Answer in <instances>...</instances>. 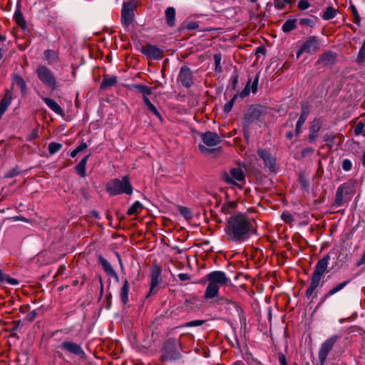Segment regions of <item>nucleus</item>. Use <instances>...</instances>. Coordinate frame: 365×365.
Returning a JSON list of instances; mask_svg holds the SVG:
<instances>
[{
	"mask_svg": "<svg viewBox=\"0 0 365 365\" xmlns=\"http://www.w3.org/2000/svg\"><path fill=\"white\" fill-rule=\"evenodd\" d=\"M357 185V181L356 180L351 179L347 182L341 184L336 190V198H335V205L337 207L341 206V192H344L345 197L351 200L352 196L356 192V187Z\"/></svg>",
	"mask_w": 365,
	"mask_h": 365,
	"instance_id": "obj_6",
	"label": "nucleus"
},
{
	"mask_svg": "<svg viewBox=\"0 0 365 365\" xmlns=\"http://www.w3.org/2000/svg\"><path fill=\"white\" fill-rule=\"evenodd\" d=\"M201 139L204 145H199V149L200 152L205 155L210 154L212 150L207 148L212 147L218 145L221 142L220 137L217 133L214 132H206L200 135Z\"/></svg>",
	"mask_w": 365,
	"mask_h": 365,
	"instance_id": "obj_7",
	"label": "nucleus"
},
{
	"mask_svg": "<svg viewBox=\"0 0 365 365\" xmlns=\"http://www.w3.org/2000/svg\"><path fill=\"white\" fill-rule=\"evenodd\" d=\"M339 338L338 335H332L322 344L318 353V358L321 365H323L326 361L329 354L332 350L334 345Z\"/></svg>",
	"mask_w": 365,
	"mask_h": 365,
	"instance_id": "obj_8",
	"label": "nucleus"
},
{
	"mask_svg": "<svg viewBox=\"0 0 365 365\" xmlns=\"http://www.w3.org/2000/svg\"><path fill=\"white\" fill-rule=\"evenodd\" d=\"M219 288L218 285L209 282L205 289V299H209L216 297L219 293Z\"/></svg>",
	"mask_w": 365,
	"mask_h": 365,
	"instance_id": "obj_22",
	"label": "nucleus"
},
{
	"mask_svg": "<svg viewBox=\"0 0 365 365\" xmlns=\"http://www.w3.org/2000/svg\"><path fill=\"white\" fill-rule=\"evenodd\" d=\"M62 148V145L58 143L52 142L48 145V152L51 155H53L58 152Z\"/></svg>",
	"mask_w": 365,
	"mask_h": 365,
	"instance_id": "obj_43",
	"label": "nucleus"
},
{
	"mask_svg": "<svg viewBox=\"0 0 365 365\" xmlns=\"http://www.w3.org/2000/svg\"><path fill=\"white\" fill-rule=\"evenodd\" d=\"M237 205V204L235 201H230L225 203L221 208L222 212L225 215L229 214L232 210L236 207Z\"/></svg>",
	"mask_w": 365,
	"mask_h": 365,
	"instance_id": "obj_39",
	"label": "nucleus"
},
{
	"mask_svg": "<svg viewBox=\"0 0 365 365\" xmlns=\"http://www.w3.org/2000/svg\"><path fill=\"white\" fill-rule=\"evenodd\" d=\"M341 167L344 171H349L351 169L352 163L350 160L344 159L342 161Z\"/></svg>",
	"mask_w": 365,
	"mask_h": 365,
	"instance_id": "obj_46",
	"label": "nucleus"
},
{
	"mask_svg": "<svg viewBox=\"0 0 365 365\" xmlns=\"http://www.w3.org/2000/svg\"><path fill=\"white\" fill-rule=\"evenodd\" d=\"M267 113V108L260 105H252L245 115L243 125L249 128L252 123L257 120H261Z\"/></svg>",
	"mask_w": 365,
	"mask_h": 365,
	"instance_id": "obj_5",
	"label": "nucleus"
},
{
	"mask_svg": "<svg viewBox=\"0 0 365 365\" xmlns=\"http://www.w3.org/2000/svg\"><path fill=\"white\" fill-rule=\"evenodd\" d=\"M225 230L229 241L242 242L257 233V224L255 219L238 213L228 219Z\"/></svg>",
	"mask_w": 365,
	"mask_h": 365,
	"instance_id": "obj_1",
	"label": "nucleus"
},
{
	"mask_svg": "<svg viewBox=\"0 0 365 365\" xmlns=\"http://www.w3.org/2000/svg\"><path fill=\"white\" fill-rule=\"evenodd\" d=\"M12 86H16L18 88H20L21 93L23 95H25L26 93V84L24 78L18 75L15 74L13 77V81H12Z\"/></svg>",
	"mask_w": 365,
	"mask_h": 365,
	"instance_id": "obj_25",
	"label": "nucleus"
},
{
	"mask_svg": "<svg viewBox=\"0 0 365 365\" xmlns=\"http://www.w3.org/2000/svg\"><path fill=\"white\" fill-rule=\"evenodd\" d=\"M354 135H362L365 136V124L362 121H359L354 128Z\"/></svg>",
	"mask_w": 365,
	"mask_h": 365,
	"instance_id": "obj_42",
	"label": "nucleus"
},
{
	"mask_svg": "<svg viewBox=\"0 0 365 365\" xmlns=\"http://www.w3.org/2000/svg\"><path fill=\"white\" fill-rule=\"evenodd\" d=\"M61 348L75 355L81 356L84 354V351L81 346L73 341H64L61 344Z\"/></svg>",
	"mask_w": 365,
	"mask_h": 365,
	"instance_id": "obj_18",
	"label": "nucleus"
},
{
	"mask_svg": "<svg viewBox=\"0 0 365 365\" xmlns=\"http://www.w3.org/2000/svg\"><path fill=\"white\" fill-rule=\"evenodd\" d=\"M319 50V41L318 37L311 36L301 46L297 51L296 56L297 58H299L303 53L313 54Z\"/></svg>",
	"mask_w": 365,
	"mask_h": 365,
	"instance_id": "obj_9",
	"label": "nucleus"
},
{
	"mask_svg": "<svg viewBox=\"0 0 365 365\" xmlns=\"http://www.w3.org/2000/svg\"><path fill=\"white\" fill-rule=\"evenodd\" d=\"M142 209H143L142 204L140 202L136 201L128 210L127 214L128 215H138L142 210Z\"/></svg>",
	"mask_w": 365,
	"mask_h": 365,
	"instance_id": "obj_34",
	"label": "nucleus"
},
{
	"mask_svg": "<svg viewBox=\"0 0 365 365\" xmlns=\"http://www.w3.org/2000/svg\"><path fill=\"white\" fill-rule=\"evenodd\" d=\"M54 52L51 50H46L43 53L44 57L46 59L49 60L53 58L54 56Z\"/></svg>",
	"mask_w": 365,
	"mask_h": 365,
	"instance_id": "obj_60",
	"label": "nucleus"
},
{
	"mask_svg": "<svg viewBox=\"0 0 365 365\" xmlns=\"http://www.w3.org/2000/svg\"><path fill=\"white\" fill-rule=\"evenodd\" d=\"M250 81H251V80L250 79L248 83H247L246 86L245 87V88L240 93V96L241 98H245V97L247 96L250 94Z\"/></svg>",
	"mask_w": 365,
	"mask_h": 365,
	"instance_id": "obj_47",
	"label": "nucleus"
},
{
	"mask_svg": "<svg viewBox=\"0 0 365 365\" xmlns=\"http://www.w3.org/2000/svg\"><path fill=\"white\" fill-rule=\"evenodd\" d=\"M337 13V10L331 6H329L327 8L326 11L324 12L322 15V18L324 20H329L333 19Z\"/></svg>",
	"mask_w": 365,
	"mask_h": 365,
	"instance_id": "obj_37",
	"label": "nucleus"
},
{
	"mask_svg": "<svg viewBox=\"0 0 365 365\" xmlns=\"http://www.w3.org/2000/svg\"><path fill=\"white\" fill-rule=\"evenodd\" d=\"M319 133H314L313 131H309L308 140L310 143H313L315 142L317 138L318 137Z\"/></svg>",
	"mask_w": 365,
	"mask_h": 365,
	"instance_id": "obj_55",
	"label": "nucleus"
},
{
	"mask_svg": "<svg viewBox=\"0 0 365 365\" xmlns=\"http://www.w3.org/2000/svg\"><path fill=\"white\" fill-rule=\"evenodd\" d=\"M322 126V120L321 118H314L310 124L309 130L314 133H319Z\"/></svg>",
	"mask_w": 365,
	"mask_h": 365,
	"instance_id": "obj_36",
	"label": "nucleus"
},
{
	"mask_svg": "<svg viewBox=\"0 0 365 365\" xmlns=\"http://www.w3.org/2000/svg\"><path fill=\"white\" fill-rule=\"evenodd\" d=\"M98 261L102 266L104 272L109 276L112 277L115 281L119 282V277L112 267L111 264L102 256H98Z\"/></svg>",
	"mask_w": 365,
	"mask_h": 365,
	"instance_id": "obj_19",
	"label": "nucleus"
},
{
	"mask_svg": "<svg viewBox=\"0 0 365 365\" xmlns=\"http://www.w3.org/2000/svg\"><path fill=\"white\" fill-rule=\"evenodd\" d=\"M88 148V145L82 142L76 149L78 150V153L86 150Z\"/></svg>",
	"mask_w": 365,
	"mask_h": 365,
	"instance_id": "obj_64",
	"label": "nucleus"
},
{
	"mask_svg": "<svg viewBox=\"0 0 365 365\" xmlns=\"http://www.w3.org/2000/svg\"><path fill=\"white\" fill-rule=\"evenodd\" d=\"M314 150L312 148H305L301 152L302 158H305L309 155H312Z\"/></svg>",
	"mask_w": 365,
	"mask_h": 365,
	"instance_id": "obj_51",
	"label": "nucleus"
},
{
	"mask_svg": "<svg viewBox=\"0 0 365 365\" xmlns=\"http://www.w3.org/2000/svg\"><path fill=\"white\" fill-rule=\"evenodd\" d=\"M310 6V4L307 0H301L298 3V8L300 10H305Z\"/></svg>",
	"mask_w": 365,
	"mask_h": 365,
	"instance_id": "obj_48",
	"label": "nucleus"
},
{
	"mask_svg": "<svg viewBox=\"0 0 365 365\" xmlns=\"http://www.w3.org/2000/svg\"><path fill=\"white\" fill-rule=\"evenodd\" d=\"M336 54L333 51H326L319 57L317 64H322L324 66L332 65L336 61Z\"/></svg>",
	"mask_w": 365,
	"mask_h": 365,
	"instance_id": "obj_20",
	"label": "nucleus"
},
{
	"mask_svg": "<svg viewBox=\"0 0 365 365\" xmlns=\"http://www.w3.org/2000/svg\"><path fill=\"white\" fill-rule=\"evenodd\" d=\"M180 212L182 215H183L185 218H190L191 217V213L190 212V210L185 207H180Z\"/></svg>",
	"mask_w": 365,
	"mask_h": 365,
	"instance_id": "obj_49",
	"label": "nucleus"
},
{
	"mask_svg": "<svg viewBox=\"0 0 365 365\" xmlns=\"http://www.w3.org/2000/svg\"><path fill=\"white\" fill-rule=\"evenodd\" d=\"M234 101H235V98L232 99L231 101H230L229 102L225 103V105L224 106V111L225 113H229L232 110L233 103H234Z\"/></svg>",
	"mask_w": 365,
	"mask_h": 365,
	"instance_id": "obj_56",
	"label": "nucleus"
},
{
	"mask_svg": "<svg viewBox=\"0 0 365 365\" xmlns=\"http://www.w3.org/2000/svg\"><path fill=\"white\" fill-rule=\"evenodd\" d=\"M357 60L359 62H364L365 61V39L363 41L362 46L358 53Z\"/></svg>",
	"mask_w": 365,
	"mask_h": 365,
	"instance_id": "obj_45",
	"label": "nucleus"
},
{
	"mask_svg": "<svg viewBox=\"0 0 365 365\" xmlns=\"http://www.w3.org/2000/svg\"><path fill=\"white\" fill-rule=\"evenodd\" d=\"M162 269L160 265L158 264H153L151 270V279H150V287L148 294L147 297L154 294L156 293L155 288L158 285L160 281V275H161Z\"/></svg>",
	"mask_w": 365,
	"mask_h": 365,
	"instance_id": "obj_12",
	"label": "nucleus"
},
{
	"mask_svg": "<svg viewBox=\"0 0 365 365\" xmlns=\"http://www.w3.org/2000/svg\"><path fill=\"white\" fill-rule=\"evenodd\" d=\"M299 24L303 26L314 27L316 24V20L310 18H303L299 19Z\"/></svg>",
	"mask_w": 365,
	"mask_h": 365,
	"instance_id": "obj_41",
	"label": "nucleus"
},
{
	"mask_svg": "<svg viewBox=\"0 0 365 365\" xmlns=\"http://www.w3.org/2000/svg\"><path fill=\"white\" fill-rule=\"evenodd\" d=\"M38 137V130L34 129L31 133L28 136L27 140L31 141Z\"/></svg>",
	"mask_w": 365,
	"mask_h": 365,
	"instance_id": "obj_62",
	"label": "nucleus"
},
{
	"mask_svg": "<svg viewBox=\"0 0 365 365\" xmlns=\"http://www.w3.org/2000/svg\"><path fill=\"white\" fill-rule=\"evenodd\" d=\"M350 9L351 10V13L353 15V21L358 26H361V19L359 16V14L354 4L350 5Z\"/></svg>",
	"mask_w": 365,
	"mask_h": 365,
	"instance_id": "obj_40",
	"label": "nucleus"
},
{
	"mask_svg": "<svg viewBox=\"0 0 365 365\" xmlns=\"http://www.w3.org/2000/svg\"><path fill=\"white\" fill-rule=\"evenodd\" d=\"M42 99L43 102L46 104V106L54 113L61 116H63L64 115L63 109L54 100L46 97L42 98Z\"/></svg>",
	"mask_w": 365,
	"mask_h": 365,
	"instance_id": "obj_21",
	"label": "nucleus"
},
{
	"mask_svg": "<svg viewBox=\"0 0 365 365\" xmlns=\"http://www.w3.org/2000/svg\"><path fill=\"white\" fill-rule=\"evenodd\" d=\"M324 138L329 149H332L335 145H341L344 141V136L341 134L327 133Z\"/></svg>",
	"mask_w": 365,
	"mask_h": 365,
	"instance_id": "obj_16",
	"label": "nucleus"
},
{
	"mask_svg": "<svg viewBox=\"0 0 365 365\" xmlns=\"http://www.w3.org/2000/svg\"><path fill=\"white\" fill-rule=\"evenodd\" d=\"M349 281L346 280V281H344L341 283H339L338 284H336V286H334V287H332L323 297L322 299V301H324L326 300L327 298H329V297L335 294L336 293H337L338 292L341 291L344 287H345L348 283H349Z\"/></svg>",
	"mask_w": 365,
	"mask_h": 365,
	"instance_id": "obj_29",
	"label": "nucleus"
},
{
	"mask_svg": "<svg viewBox=\"0 0 365 365\" xmlns=\"http://www.w3.org/2000/svg\"><path fill=\"white\" fill-rule=\"evenodd\" d=\"M5 282L11 285H17L19 284V281L16 279L12 278L11 277H9V275H7Z\"/></svg>",
	"mask_w": 365,
	"mask_h": 365,
	"instance_id": "obj_59",
	"label": "nucleus"
},
{
	"mask_svg": "<svg viewBox=\"0 0 365 365\" xmlns=\"http://www.w3.org/2000/svg\"><path fill=\"white\" fill-rule=\"evenodd\" d=\"M130 284L128 279L123 281V284L120 289L119 295L120 302L124 304H127L129 302L128 294H129Z\"/></svg>",
	"mask_w": 365,
	"mask_h": 365,
	"instance_id": "obj_23",
	"label": "nucleus"
},
{
	"mask_svg": "<svg viewBox=\"0 0 365 365\" xmlns=\"http://www.w3.org/2000/svg\"><path fill=\"white\" fill-rule=\"evenodd\" d=\"M217 303L220 304H232L233 306H235V303L234 302L225 297L219 298L217 300Z\"/></svg>",
	"mask_w": 365,
	"mask_h": 365,
	"instance_id": "obj_50",
	"label": "nucleus"
},
{
	"mask_svg": "<svg viewBox=\"0 0 365 365\" xmlns=\"http://www.w3.org/2000/svg\"><path fill=\"white\" fill-rule=\"evenodd\" d=\"M106 189L111 195H117L122 193L131 195L133 192V187L128 175L123 176L122 180L117 178L111 180L106 184Z\"/></svg>",
	"mask_w": 365,
	"mask_h": 365,
	"instance_id": "obj_3",
	"label": "nucleus"
},
{
	"mask_svg": "<svg viewBox=\"0 0 365 365\" xmlns=\"http://www.w3.org/2000/svg\"><path fill=\"white\" fill-rule=\"evenodd\" d=\"M203 320H193L186 324V327H197L204 324Z\"/></svg>",
	"mask_w": 365,
	"mask_h": 365,
	"instance_id": "obj_53",
	"label": "nucleus"
},
{
	"mask_svg": "<svg viewBox=\"0 0 365 365\" xmlns=\"http://www.w3.org/2000/svg\"><path fill=\"white\" fill-rule=\"evenodd\" d=\"M222 56L220 53H215L214 55V61L215 63V70L217 72L221 73L222 71V66L221 65Z\"/></svg>",
	"mask_w": 365,
	"mask_h": 365,
	"instance_id": "obj_44",
	"label": "nucleus"
},
{
	"mask_svg": "<svg viewBox=\"0 0 365 365\" xmlns=\"http://www.w3.org/2000/svg\"><path fill=\"white\" fill-rule=\"evenodd\" d=\"M282 217V219L286 222H288V223L291 222L293 220L292 216L289 213H283Z\"/></svg>",
	"mask_w": 365,
	"mask_h": 365,
	"instance_id": "obj_61",
	"label": "nucleus"
},
{
	"mask_svg": "<svg viewBox=\"0 0 365 365\" xmlns=\"http://www.w3.org/2000/svg\"><path fill=\"white\" fill-rule=\"evenodd\" d=\"M245 179V175L244 171L239 168H234L230 170V176H226L225 178V180L227 183L235 184L234 180H237L240 182H244Z\"/></svg>",
	"mask_w": 365,
	"mask_h": 365,
	"instance_id": "obj_17",
	"label": "nucleus"
},
{
	"mask_svg": "<svg viewBox=\"0 0 365 365\" xmlns=\"http://www.w3.org/2000/svg\"><path fill=\"white\" fill-rule=\"evenodd\" d=\"M37 316V312L36 310H34L31 312H29L26 316V320L29 321V322H33L35 318Z\"/></svg>",
	"mask_w": 365,
	"mask_h": 365,
	"instance_id": "obj_54",
	"label": "nucleus"
},
{
	"mask_svg": "<svg viewBox=\"0 0 365 365\" xmlns=\"http://www.w3.org/2000/svg\"><path fill=\"white\" fill-rule=\"evenodd\" d=\"M144 103L147 106L148 110L152 112L159 120H163L161 114L158 110L157 108L150 102L148 98H144Z\"/></svg>",
	"mask_w": 365,
	"mask_h": 365,
	"instance_id": "obj_31",
	"label": "nucleus"
},
{
	"mask_svg": "<svg viewBox=\"0 0 365 365\" xmlns=\"http://www.w3.org/2000/svg\"><path fill=\"white\" fill-rule=\"evenodd\" d=\"M184 27L188 30H194L199 27V25L195 21L189 22L186 24H184Z\"/></svg>",
	"mask_w": 365,
	"mask_h": 365,
	"instance_id": "obj_52",
	"label": "nucleus"
},
{
	"mask_svg": "<svg viewBox=\"0 0 365 365\" xmlns=\"http://www.w3.org/2000/svg\"><path fill=\"white\" fill-rule=\"evenodd\" d=\"M306 119H307V115L305 114L304 112H303L301 114L299 118L298 119V120L297 122L296 129H295L297 135H299V134L301 133V128L304 124Z\"/></svg>",
	"mask_w": 365,
	"mask_h": 365,
	"instance_id": "obj_38",
	"label": "nucleus"
},
{
	"mask_svg": "<svg viewBox=\"0 0 365 365\" xmlns=\"http://www.w3.org/2000/svg\"><path fill=\"white\" fill-rule=\"evenodd\" d=\"M14 20L16 24L21 27L22 29H26V23L24 19V16L21 11H16L14 14Z\"/></svg>",
	"mask_w": 365,
	"mask_h": 365,
	"instance_id": "obj_35",
	"label": "nucleus"
},
{
	"mask_svg": "<svg viewBox=\"0 0 365 365\" xmlns=\"http://www.w3.org/2000/svg\"><path fill=\"white\" fill-rule=\"evenodd\" d=\"M208 282L214 283L218 287L225 285L230 282V279L227 277L225 273L222 271H213L207 275Z\"/></svg>",
	"mask_w": 365,
	"mask_h": 365,
	"instance_id": "obj_14",
	"label": "nucleus"
},
{
	"mask_svg": "<svg viewBox=\"0 0 365 365\" xmlns=\"http://www.w3.org/2000/svg\"><path fill=\"white\" fill-rule=\"evenodd\" d=\"M297 20L295 19L287 20L282 25V29L284 33H289L296 28Z\"/></svg>",
	"mask_w": 365,
	"mask_h": 365,
	"instance_id": "obj_32",
	"label": "nucleus"
},
{
	"mask_svg": "<svg viewBox=\"0 0 365 365\" xmlns=\"http://www.w3.org/2000/svg\"><path fill=\"white\" fill-rule=\"evenodd\" d=\"M178 81L185 88H190L194 84L193 74L188 66H184L181 67L178 76Z\"/></svg>",
	"mask_w": 365,
	"mask_h": 365,
	"instance_id": "obj_11",
	"label": "nucleus"
},
{
	"mask_svg": "<svg viewBox=\"0 0 365 365\" xmlns=\"http://www.w3.org/2000/svg\"><path fill=\"white\" fill-rule=\"evenodd\" d=\"M19 174V171L16 168H14V169L9 170L7 173V174L6 175V176L7 178H13V177L18 175Z\"/></svg>",
	"mask_w": 365,
	"mask_h": 365,
	"instance_id": "obj_58",
	"label": "nucleus"
},
{
	"mask_svg": "<svg viewBox=\"0 0 365 365\" xmlns=\"http://www.w3.org/2000/svg\"><path fill=\"white\" fill-rule=\"evenodd\" d=\"M278 359L281 365H287L286 357L283 354H279Z\"/></svg>",
	"mask_w": 365,
	"mask_h": 365,
	"instance_id": "obj_63",
	"label": "nucleus"
},
{
	"mask_svg": "<svg viewBox=\"0 0 365 365\" xmlns=\"http://www.w3.org/2000/svg\"><path fill=\"white\" fill-rule=\"evenodd\" d=\"M141 52L148 58L153 60H160L163 57V50L151 44L143 46Z\"/></svg>",
	"mask_w": 365,
	"mask_h": 365,
	"instance_id": "obj_13",
	"label": "nucleus"
},
{
	"mask_svg": "<svg viewBox=\"0 0 365 365\" xmlns=\"http://www.w3.org/2000/svg\"><path fill=\"white\" fill-rule=\"evenodd\" d=\"M90 156L91 153L86 155L75 167L76 173L82 178H85L86 176V167Z\"/></svg>",
	"mask_w": 365,
	"mask_h": 365,
	"instance_id": "obj_24",
	"label": "nucleus"
},
{
	"mask_svg": "<svg viewBox=\"0 0 365 365\" xmlns=\"http://www.w3.org/2000/svg\"><path fill=\"white\" fill-rule=\"evenodd\" d=\"M11 92L8 91L4 98L1 100L0 103V118H1L2 115L4 113V112L6 110L8 106L11 103Z\"/></svg>",
	"mask_w": 365,
	"mask_h": 365,
	"instance_id": "obj_27",
	"label": "nucleus"
},
{
	"mask_svg": "<svg viewBox=\"0 0 365 365\" xmlns=\"http://www.w3.org/2000/svg\"><path fill=\"white\" fill-rule=\"evenodd\" d=\"M133 88L142 94L143 100L144 98H148V96L152 93L151 88L145 85L135 84L133 86Z\"/></svg>",
	"mask_w": 365,
	"mask_h": 365,
	"instance_id": "obj_30",
	"label": "nucleus"
},
{
	"mask_svg": "<svg viewBox=\"0 0 365 365\" xmlns=\"http://www.w3.org/2000/svg\"><path fill=\"white\" fill-rule=\"evenodd\" d=\"M330 260L329 255H324L316 264L314 270L312 274L311 282L306 290V297L310 298L316 289L319 286L321 280L325 273L328 272V265Z\"/></svg>",
	"mask_w": 365,
	"mask_h": 365,
	"instance_id": "obj_2",
	"label": "nucleus"
},
{
	"mask_svg": "<svg viewBox=\"0 0 365 365\" xmlns=\"http://www.w3.org/2000/svg\"><path fill=\"white\" fill-rule=\"evenodd\" d=\"M274 7L278 10H282L286 7V5H292L295 3L296 0H273Z\"/></svg>",
	"mask_w": 365,
	"mask_h": 365,
	"instance_id": "obj_33",
	"label": "nucleus"
},
{
	"mask_svg": "<svg viewBox=\"0 0 365 365\" xmlns=\"http://www.w3.org/2000/svg\"><path fill=\"white\" fill-rule=\"evenodd\" d=\"M134 7L133 1L123 3L121 11V23L124 26H128L133 22Z\"/></svg>",
	"mask_w": 365,
	"mask_h": 365,
	"instance_id": "obj_10",
	"label": "nucleus"
},
{
	"mask_svg": "<svg viewBox=\"0 0 365 365\" xmlns=\"http://www.w3.org/2000/svg\"><path fill=\"white\" fill-rule=\"evenodd\" d=\"M118 78L115 76H108L106 75L103 76V81L101 83V88L106 89L107 88L115 86L117 83Z\"/></svg>",
	"mask_w": 365,
	"mask_h": 365,
	"instance_id": "obj_26",
	"label": "nucleus"
},
{
	"mask_svg": "<svg viewBox=\"0 0 365 365\" xmlns=\"http://www.w3.org/2000/svg\"><path fill=\"white\" fill-rule=\"evenodd\" d=\"M258 155L263 160L264 166L270 171L274 172L276 166V159L266 150H259Z\"/></svg>",
	"mask_w": 365,
	"mask_h": 365,
	"instance_id": "obj_15",
	"label": "nucleus"
},
{
	"mask_svg": "<svg viewBox=\"0 0 365 365\" xmlns=\"http://www.w3.org/2000/svg\"><path fill=\"white\" fill-rule=\"evenodd\" d=\"M258 81H259V76H257L251 86V90L253 93H256L257 91Z\"/></svg>",
	"mask_w": 365,
	"mask_h": 365,
	"instance_id": "obj_57",
	"label": "nucleus"
},
{
	"mask_svg": "<svg viewBox=\"0 0 365 365\" xmlns=\"http://www.w3.org/2000/svg\"><path fill=\"white\" fill-rule=\"evenodd\" d=\"M38 78L51 90L58 88L57 80L53 72L46 66H38L36 71Z\"/></svg>",
	"mask_w": 365,
	"mask_h": 365,
	"instance_id": "obj_4",
	"label": "nucleus"
},
{
	"mask_svg": "<svg viewBox=\"0 0 365 365\" xmlns=\"http://www.w3.org/2000/svg\"><path fill=\"white\" fill-rule=\"evenodd\" d=\"M165 20L168 26L173 27L175 26V10L173 7H168L165 12Z\"/></svg>",
	"mask_w": 365,
	"mask_h": 365,
	"instance_id": "obj_28",
	"label": "nucleus"
}]
</instances>
